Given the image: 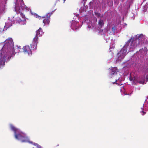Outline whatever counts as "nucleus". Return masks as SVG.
Instances as JSON below:
<instances>
[{
    "label": "nucleus",
    "mask_w": 148,
    "mask_h": 148,
    "mask_svg": "<svg viewBox=\"0 0 148 148\" xmlns=\"http://www.w3.org/2000/svg\"><path fill=\"white\" fill-rule=\"evenodd\" d=\"M14 42L12 38H9L5 41L0 53V69L5 65L6 60H9L11 56L14 55Z\"/></svg>",
    "instance_id": "nucleus-1"
},
{
    "label": "nucleus",
    "mask_w": 148,
    "mask_h": 148,
    "mask_svg": "<svg viewBox=\"0 0 148 148\" xmlns=\"http://www.w3.org/2000/svg\"><path fill=\"white\" fill-rule=\"evenodd\" d=\"M136 39L135 40L137 43H139V45L147 43V40H145V36L143 34H141L138 36H136Z\"/></svg>",
    "instance_id": "nucleus-2"
},
{
    "label": "nucleus",
    "mask_w": 148,
    "mask_h": 148,
    "mask_svg": "<svg viewBox=\"0 0 148 148\" xmlns=\"http://www.w3.org/2000/svg\"><path fill=\"white\" fill-rule=\"evenodd\" d=\"M127 54V50L124 49H121L120 51L117 54L119 59L121 60L123 59Z\"/></svg>",
    "instance_id": "nucleus-3"
},
{
    "label": "nucleus",
    "mask_w": 148,
    "mask_h": 148,
    "mask_svg": "<svg viewBox=\"0 0 148 148\" xmlns=\"http://www.w3.org/2000/svg\"><path fill=\"white\" fill-rule=\"evenodd\" d=\"M15 9L17 14H20L21 16L22 17V19L24 18L26 20L25 15L23 14V13L22 12L23 10L22 9L20 8L19 6H15Z\"/></svg>",
    "instance_id": "nucleus-4"
},
{
    "label": "nucleus",
    "mask_w": 148,
    "mask_h": 148,
    "mask_svg": "<svg viewBox=\"0 0 148 148\" xmlns=\"http://www.w3.org/2000/svg\"><path fill=\"white\" fill-rule=\"evenodd\" d=\"M38 36L36 35L33 39L32 44H31V46L33 49H36L37 48L38 43Z\"/></svg>",
    "instance_id": "nucleus-5"
},
{
    "label": "nucleus",
    "mask_w": 148,
    "mask_h": 148,
    "mask_svg": "<svg viewBox=\"0 0 148 148\" xmlns=\"http://www.w3.org/2000/svg\"><path fill=\"white\" fill-rule=\"evenodd\" d=\"M119 72V70L117 67H112L110 71L111 74L109 75V77L110 78L112 77L113 75L116 74L117 73Z\"/></svg>",
    "instance_id": "nucleus-6"
},
{
    "label": "nucleus",
    "mask_w": 148,
    "mask_h": 148,
    "mask_svg": "<svg viewBox=\"0 0 148 148\" xmlns=\"http://www.w3.org/2000/svg\"><path fill=\"white\" fill-rule=\"evenodd\" d=\"M51 14V13H50L47 14L45 18L44 19L43 21V23L44 24V25H48L49 24L50 22V19Z\"/></svg>",
    "instance_id": "nucleus-7"
},
{
    "label": "nucleus",
    "mask_w": 148,
    "mask_h": 148,
    "mask_svg": "<svg viewBox=\"0 0 148 148\" xmlns=\"http://www.w3.org/2000/svg\"><path fill=\"white\" fill-rule=\"evenodd\" d=\"M23 52L25 53H27L29 55L32 54L31 49L29 46H25L23 47Z\"/></svg>",
    "instance_id": "nucleus-8"
},
{
    "label": "nucleus",
    "mask_w": 148,
    "mask_h": 148,
    "mask_svg": "<svg viewBox=\"0 0 148 148\" xmlns=\"http://www.w3.org/2000/svg\"><path fill=\"white\" fill-rule=\"evenodd\" d=\"M15 137L16 139L19 140H21L22 142H24L25 140H24V136L20 134H15Z\"/></svg>",
    "instance_id": "nucleus-9"
},
{
    "label": "nucleus",
    "mask_w": 148,
    "mask_h": 148,
    "mask_svg": "<svg viewBox=\"0 0 148 148\" xmlns=\"http://www.w3.org/2000/svg\"><path fill=\"white\" fill-rule=\"evenodd\" d=\"M139 45V43H137L136 40H133L130 45V49H134Z\"/></svg>",
    "instance_id": "nucleus-10"
},
{
    "label": "nucleus",
    "mask_w": 148,
    "mask_h": 148,
    "mask_svg": "<svg viewBox=\"0 0 148 148\" xmlns=\"http://www.w3.org/2000/svg\"><path fill=\"white\" fill-rule=\"evenodd\" d=\"M16 21L21 25H24L26 24V20L24 18L21 19L19 18H17L16 19Z\"/></svg>",
    "instance_id": "nucleus-11"
},
{
    "label": "nucleus",
    "mask_w": 148,
    "mask_h": 148,
    "mask_svg": "<svg viewBox=\"0 0 148 148\" xmlns=\"http://www.w3.org/2000/svg\"><path fill=\"white\" fill-rule=\"evenodd\" d=\"M79 23L76 22H73L71 24V27L72 29L75 31L79 28Z\"/></svg>",
    "instance_id": "nucleus-12"
},
{
    "label": "nucleus",
    "mask_w": 148,
    "mask_h": 148,
    "mask_svg": "<svg viewBox=\"0 0 148 148\" xmlns=\"http://www.w3.org/2000/svg\"><path fill=\"white\" fill-rule=\"evenodd\" d=\"M104 22L103 20L100 19L98 23V25L99 27L101 28L103 27L104 25Z\"/></svg>",
    "instance_id": "nucleus-13"
},
{
    "label": "nucleus",
    "mask_w": 148,
    "mask_h": 148,
    "mask_svg": "<svg viewBox=\"0 0 148 148\" xmlns=\"http://www.w3.org/2000/svg\"><path fill=\"white\" fill-rule=\"evenodd\" d=\"M43 34L42 28L40 27L36 32V35L40 36Z\"/></svg>",
    "instance_id": "nucleus-14"
},
{
    "label": "nucleus",
    "mask_w": 148,
    "mask_h": 148,
    "mask_svg": "<svg viewBox=\"0 0 148 148\" xmlns=\"http://www.w3.org/2000/svg\"><path fill=\"white\" fill-rule=\"evenodd\" d=\"M12 25L11 22L6 23L5 27L7 28H8L12 26Z\"/></svg>",
    "instance_id": "nucleus-15"
},
{
    "label": "nucleus",
    "mask_w": 148,
    "mask_h": 148,
    "mask_svg": "<svg viewBox=\"0 0 148 148\" xmlns=\"http://www.w3.org/2000/svg\"><path fill=\"white\" fill-rule=\"evenodd\" d=\"M10 127L11 129L14 132V134H16V132L17 130V128L12 125H10Z\"/></svg>",
    "instance_id": "nucleus-16"
},
{
    "label": "nucleus",
    "mask_w": 148,
    "mask_h": 148,
    "mask_svg": "<svg viewBox=\"0 0 148 148\" xmlns=\"http://www.w3.org/2000/svg\"><path fill=\"white\" fill-rule=\"evenodd\" d=\"M132 38H130L129 40H128L127 41V42H126V44L125 45V46L126 47H128L129 44H130V42H131V41L132 40Z\"/></svg>",
    "instance_id": "nucleus-17"
},
{
    "label": "nucleus",
    "mask_w": 148,
    "mask_h": 148,
    "mask_svg": "<svg viewBox=\"0 0 148 148\" xmlns=\"http://www.w3.org/2000/svg\"><path fill=\"white\" fill-rule=\"evenodd\" d=\"M145 77L143 78V80L138 81V82L140 84H143L145 83Z\"/></svg>",
    "instance_id": "nucleus-18"
},
{
    "label": "nucleus",
    "mask_w": 148,
    "mask_h": 148,
    "mask_svg": "<svg viewBox=\"0 0 148 148\" xmlns=\"http://www.w3.org/2000/svg\"><path fill=\"white\" fill-rule=\"evenodd\" d=\"M94 13L96 16L97 18H99L101 16V14L100 13L96 11H95Z\"/></svg>",
    "instance_id": "nucleus-19"
},
{
    "label": "nucleus",
    "mask_w": 148,
    "mask_h": 148,
    "mask_svg": "<svg viewBox=\"0 0 148 148\" xmlns=\"http://www.w3.org/2000/svg\"><path fill=\"white\" fill-rule=\"evenodd\" d=\"M116 30V27L114 26V27H112V31L114 33Z\"/></svg>",
    "instance_id": "nucleus-20"
},
{
    "label": "nucleus",
    "mask_w": 148,
    "mask_h": 148,
    "mask_svg": "<svg viewBox=\"0 0 148 148\" xmlns=\"http://www.w3.org/2000/svg\"><path fill=\"white\" fill-rule=\"evenodd\" d=\"M36 18H38L39 19H42L43 18H45L44 17H41V16L38 15L36 14Z\"/></svg>",
    "instance_id": "nucleus-21"
},
{
    "label": "nucleus",
    "mask_w": 148,
    "mask_h": 148,
    "mask_svg": "<svg viewBox=\"0 0 148 148\" xmlns=\"http://www.w3.org/2000/svg\"><path fill=\"white\" fill-rule=\"evenodd\" d=\"M129 79L130 81H132L133 80L134 84H136L135 83V79H133V78H132L131 76H130L129 78Z\"/></svg>",
    "instance_id": "nucleus-22"
},
{
    "label": "nucleus",
    "mask_w": 148,
    "mask_h": 148,
    "mask_svg": "<svg viewBox=\"0 0 148 148\" xmlns=\"http://www.w3.org/2000/svg\"><path fill=\"white\" fill-rule=\"evenodd\" d=\"M3 9H1L0 8V15H1L3 12Z\"/></svg>",
    "instance_id": "nucleus-23"
},
{
    "label": "nucleus",
    "mask_w": 148,
    "mask_h": 148,
    "mask_svg": "<svg viewBox=\"0 0 148 148\" xmlns=\"http://www.w3.org/2000/svg\"><path fill=\"white\" fill-rule=\"evenodd\" d=\"M141 113L142 115H144L146 113V112L143 111H142Z\"/></svg>",
    "instance_id": "nucleus-24"
},
{
    "label": "nucleus",
    "mask_w": 148,
    "mask_h": 148,
    "mask_svg": "<svg viewBox=\"0 0 148 148\" xmlns=\"http://www.w3.org/2000/svg\"><path fill=\"white\" fill-rule=\"evenodd\" d=\"M118 79L117 78V79H116V80H115V82H114V83H113V84H115V83H116V82H117V80Z\"/></svg>",
    "instance_id": "nucleus-25"
},
{
    "label": "nucleus",
    "mask_w": 148,
    "mask_h": 148,
    "mask_svg": "<svg viewBox=\"0 0 148 148\" xmlns=\"http://www.w3.org/2000/svg\"><path fill=\"white\" fill-rule=\"evenodd\" d=\"M144 49L145 50H146L147 51L148 50L147 49V48L146 47H144Z\"/></svg>",
    "instance_id": "nucleus-26"
},
{
    "label": "nucleus",
    "mask_w": 148,
    "mask_h": 148,
    "mask_svg": "<svg viewBox=\"0 0 148 148\" xmlns=\"http://www.w3.org/2000/svg\"><path fill=\"white\" fill-rule=\"evenodd\" d=\"M143 77H144V76H143V77H141V78H140V79H141V80H143Z\"/></svg>",
    "instance_id": "nucleus-27"
},
{
    "label": "nucleus",
    "mask_w": 148,
    "mask_h": 148,
    "mask_svg": "<svg viewBox=\"0 0 148 148\" xmlns=\"http://www.w3.org/2000/svg\"><path fill=\"white\" fill-rule=\"evenodd\" d=\"M87 0H83V1L85 2Z\"/></svg>",
    "instance_id": "nucleus-28"
},
{
    "label": "nucleus",
    "mask_w": 148,
    "mask_h": 148,
    "mask_svg": "<svg viewBox=\"0 0 148 148\" xmlns=\"http://www.w3.org/2000/svg\"><path fill=\"white\" fill-rule=\"evenodd\" d=\"M65 0H63V1H63V3H64V2H65Z\"/></svg>",
    "instance_id": "nucleus-29"
},
{
    "label": "nucleus",
    "mask_w": 148,
    "mask_h": 148,
    "mask_svg": "<svg viewBox=\"0 0 148 148\" xmlns=\"http://www.w3.org/2000/svg\"><path fill=\"white\" fill-rule=\"evenodd\" d=\"M59 145H57V146H59Z\"/></svg>",
    "instance_id": "nucleus-30"
},
{
    "label": "nucleus",
    "mask_w": 148,
    "mask_h": 148,
    "mask_svg": "<svg viewBox=\"0 0 148 148\" xmlns=\"http://www.w3.org/2000/svg\"><path fill=\"white\" fill-rule=\"evenodd\" d=\"M60 0H58V1H59Z\"/></svg>",
    "instance_id": "nucleus-31"
}]
</instances>
